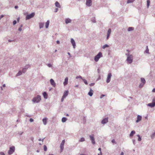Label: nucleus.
I'll return each instance as SVG.
<instances>
[{"label": "nucleus", "mask_w": 155, "mask_h": 155, "mask_svg": "<svg viewBox=\"0 0 155 155\" xmlns=\"http://www.w3.org/2000/svg\"><path fill=\"white\" fill-rule=\"evenodd\" d=\"M41 100V97L39 95H37L36 97L33 98L32 100V101L34 103H38Z\"/></svg>", "instance_id": "nucleus-1"}, {"label": "nucleus", "mask_w": 155, "mask_h": 155, "mask_svg": "<svg viewBox=\"0 0 155 155\" xmlns=\"http://www.w3.org/2000/svg\"><path fill=\"white\" fill-rule=\"evenodd\" d=\"M102 57V54L101 52H99L96 55L94 58V60L96 62L98 61L99 59Z\"/></svg>", "instance_id": "nucleus-2"}, {"label": "nucleus", "mask_w": 155, "mask_h": 155, "mask_svg": "<svg viewBox=\"0 0 155 155\" xmlns=\"http://www.w3.org/2000/svg\"><path fill=\"white\" fill-rule=\"evenodd\" d=\"M15 147L14 146H12L9 148V150H8V153L9 155L12 154L15 151Z\"/></svg>", "instance_id": "nucleus-3"}, {"label": "nucleus", "mask_w": 155, "mask_h": 155, "mask_svg": "<svg viewBox=\"0 0 155 155\" xmlns=\"http://www.w3.org/2000/svg\"><path fill=\"white\" fill-rule=\"evenodd\" d=\"M133 57V55H131L127 57L126 60L129 64H130L132 62Z\"/></svg>", "instance_id": "nucleus-4"}, {"label": "nucleus", "mask_w": 155, "mask_h": 155, "mask_svg": "<svg viewBox=\"0 0 155 155\" xmlns=\"http://www.w3.org/2000/svg\"><path fill=\"white\" fill-rule=\"evenodd\" d=\"M35 15V14L34 12L32 13L31 14H30L26 16V20H27L31 18H33V17H34Z\"/></svg>", "instance_id": "nucleus-5"}, {"label": "nucleus", "mask_w": 155, "mask_h": 155, "mask_svg": "<svg viewBox=\"0 0 155 155\" xmlns=\"http://www.w3.org/2000/svg\"><path fill=\"white\" fill-rule=\"evenodd\" d=\"M147 106L152 108L155 106V99H153L152 102L148 104Z\"/></svg>", "instance_id": "nucleus-6"}, {"label": "nucleus", "mask_w": 155, "mask_h": 155, "mask_svg": "<svg viewBox=\"0 0 155 155\" xmlns=\"http://www.w3.org/2000/svg\"><path fill=\"white\" fill-rule=\"evenodd\" d=\"M90 139L91 141V143L93 144H95V141L94 138V135H90L89 136Z\"/></svg>", "instance_id": "nucleus-7"}, {"label": "nucleus", "mask_w": 155, "mask_h": 155, "mask_svg": "<svg viewBox=\"0 0 155 155\" xmlns=\"http://www.w3.org/2000/svg\"><path fill=\"white\" fill-rule=\"evenodd\" d=\"M111 76V73H109L108 74L107 78L106 80V82L107 83H108L110 82Z\"/></svg>", "instance_id": "nucleus-8"}, {"label": "nucleus", "mask_w": 155, "mask_h": 155, "mask_svg": "<svg viewBox=\"0 0 155 155\" xmlns=\"http://www.w3.org/2000/svg\"><path fill=\"white\" fill-rule=\"evenodd\" d=\"M65 140H63L62 141V142L61 143L60 147L61 152H62L63 151V150L64 146V144L65 143Z\"/></svg>", "instance_id": "nucleus-9"}, {"label": "nucleus", "mask_w": 155, "mask_h": 155, "mask_svg": "<svg viewBox=\"0 0 155 155\" xmlns=\"http://www.w3.org/2000/svg\"><path fill=\"white\" fill-rule=\"evenodd\" d=\"M91 0H86V5L88 6H90L91 5Z\"/></svg>", "instance_id": "nucleus-10"}, {"label": "nucleus", "mask_w": 155, "mask_h": 155, "mask_svg": "<svg viewBox=\"0 0 155 155\" xmlns=\"http://www.w3.org/2000/svg\"><path fill=\"white\" fill-rule=\"evenodd\" d=\"M50 82L51 84L53 87H55L56 86V84L53 79H51L50 80Z\"/></svg>", "instance_id": "nucleus-11"}, {"label": "nucleus", "mask_w": 155, "mask_h": 155, "mask_svg": "<svg viewBox=\"0 0 155 155\" xmlns=\"http://www.w3.org/2000/svg\"><path fill=\"white\" fill-rule=\"evenodd\" d=\"M111 29L109 28L108 31L107 33V37L106 38V39L108 40L110 37V33H111Z\"/></svg>", "instance_id": "nucleus-12"}, {"label": "nucleus", "mask_w": 155, "mask_h": 155, "mask_svg": "<svg viewBox=\"0 0 155 155\" xmlns=\"http://www.w3.org/2000/svg\"><path fill=\"white\" fill-rule=\"evenodd\" d=\"M108 121V118H105L104 119L101 121V123L102 124H105L107 123Z\"/></svg>", "instance_id": "nucleus-13"}, {"label": "nucleus", "mask_w": 155, "mask_h": 155, "mask_svg": "<svg viewBox=\"0 0 155 155\" xmlns=\"http://www.w3.org/2000/svg\"><path fill=\"white\" fill-rule=\"evenodd\" d=\"M71 42L73 45V48H74L75 47L76 44L74 40L72 38L71 39Z\"/></svg>", "instance_id": "nucleus-14"}, {"label": "nucleus", "mask_w": 155, "mask_h": 155, "mask_svg": "<svg viewBox=\"0 0 155 155\" xmlns=\"http://www.w3.org/2000/svg\"><path fill=\"white\" fill-rule=\"evenodd\" d=\"M142 119V117L140 115H138L137 116V120H136V123H138Z\"/></svg>", "instance_id": "nucleus-15"}, {"label": "nucleus", "mask_w": 155, "mask_h": 155, "mask_svg": "<svg viewBox=\"0 0 155 155\" xmlns=\"http://www.w3.org/2000/svg\"><path fill=\"white\" fill-rule=\"evenodd\" d=\"M68 91L67 90L65 91L63 95V98H65L68 95Z\"/></svg>", "instance_id": "nucleus-16"}, {"label": "nucleus", "mask_w": 155, "mask_h": 155, "mask_svg": "<svg viewBox=\"0 0 155 155\" xmlns=\"http://www.w3.org/2000/svg\"><path fill=\"white\" fill-rule=\"evenodd\" d=\"M68 77H66L65 79H64V82L63 84L65 86L68 83Z\"/></svg>", "instance_id": "nucleus-17"}, {"label": "nucleus", "mask_w": 155, "mask_h": 155, "mask_svg": "<svg viewBox=\"0 0 155 155\" xmlns=\"http://www.w3.org/2000/svg\"><path fill=\"white\" fill-rule=\"evenodd\" d=\"M71 20L69 18H66L65 20V23L67 24L69 23H71Z\"/></svg>", "instance_id": "nucleus-18"}, {"label": "nucleus", "mask_w": 155, "mask_h": 155, "mask_svg": "<svg viewBox=\"0 0 155 155\" xmlns=\"http://www.w3.org/2000/svg\"><path fill=\"white\" fill-rule=\"evenodd\" d=\"M93 90L91 88L90 91L88 93V94L91 97L92 96L93 94Z\"/></svg>", "instance_id": "nucleus-19"}, {"label": "nucleus", "mask_w": 155, "mask_h": 155, "mask_svg": "<svg viewBox=\"0 0 155 155\" xmlns=\"http://www.w3.org/2000/svg\"><path fill=\"white\" fill-rule=\"evenodd\" d=\"M47 119L46 118H43L42 119V121L43 123V124L45 125H46L47 124Z\"/></svg>", "instance_id": "nucleus-20"}, {"label": "nucleus", "mask_w": 155, "mask_h": 155, "mask_svg": "<svg viewBox=\"0 0 155 155\" xmlns=\"http://www.w3.org/2000/svg\"><path fill=\"white\" fill-rule=\"evenodd\" d=\"M55 6L56 7H58V8L61 7V5H60V4H59V3L58 2L56 1L55 2Z\"/></svg>", "instance_id": "nucleus-21"}, {"label": "nucleus", "mask_w": 155, "mask_h": 155, "mask_svg": "<svg viewBox=\"0 0 155 155\" xmlns=\"http://www.w3.org/2000/svg\"><path fill=\"white\" fill-rule=\"evenodd\" d=\"M135 133V131L134 130H132L130 134L129 135V136L130 137H131L133 136Z\"/></svg>", "instance_id": "nucleus-22"}, {"label": "nucleus", "mask_w": 155, "mask_h": 155, "mask_svg": "<svg viewBox=\"0 0 155 155\" xmlns=\"http://www.w3.org/2000/svg\"><path fill=\"white\" fill-rule=\"evenodd\" d=\"M43 95L45 98L47 99V94L46 92H44L43 93Z\"/></svg>", "instance_id": "nucleus-23"}, {"label": "nucleus", "mask_w": 155, "mask_h": 155, "mask_svg": "<svg viewBox=\"0 0 155 155\" xmlns=\"http://www.w3.org/2000/svg\"><path fill=\"white\" fill-rule=\"evenodd\" d=\"M44 25V23L42 22H40L39 23V27L40 28H43Z\"/></svg>", "instance_id": "nucleus-24"}, {"label": "nucleus", "mask_w": 155, "mask_h": 155, "mask_svg": "<svg viewBox=\"0 0 155 155\" xmlns=\"http://www.w3.org/2000/svg\"><path fill=\"white\" fill-rule=\"evenodd\" d=\"M49 20H48L45 23V27L46 28H47L49 26Z\"/></svg>", "instance_id": "nucleus-25"}, {"label": "nucleus", "mask_w": 155, "mask_h": 155, "mask_svg": "<svg viewBox=\"0 0 155 155\" xmlns=\"http://www.w3.org/2000/svg\"><path fill=\"white\" fill-rule=\"evenodd\" d=\"M144 52L146 53H147V54H149V49L148 48V46H146V50Z\"/></svg>", "instance_id": "nucleus-26"}, {"label": "nucleus", "mask_w": 155, "mask_h": 155, "mask_svg": "<svg viewBox=\"0 0 155 155\" xmlns=\"http://www.w3.org/2000/svg\"><path fill=\"white\" fill-rule=\"evenodd\" d=\"M141 81L142 83L145 84L146 82L145 80L143 78H141Z\"/></svg>", "instance_id": "nucleus-27"}, {"label": "nucleus", "mask_w": 155, "mask_h": 155, "mask_svg": "<svg viewBox=\"0 0 155 155\" xmlns=\"http://www.w3.org/2000/svg\"><path fill=\"white\" fill-rule=\"evenodd\" d=\"M67 120V119L65 117H63L62 119V122L64 123Z\"/></svg>", "instance_id": "nucleus-28"}, {"label": "nucleus", "mask_w": 155, "mask_h": 155, "mask_svg": "<svg viewBox=\"0 0 155 155\" xmlns=\"http://www.w3.org/2000/svg\"><path fill=\"white\" fill-rule=\"evenodd\" d=\"M134 28L133 27H129L128 29V31H132L134 30Z\"/></svg>", "instance_id": "nucleus-29"}, {"label": "nucleus", "mask_w": 155, "mask_h": 155, "mask_svg": "<svg viewBox=\"0 0 155 155\" xmlns=\"http://www.w3.org/2000/svg\"><path fill=\"white\" fill-rule=\"evenodd\" d=\"M85 139L84 137H81L79 140V141L80 142H83L85 141Z\"/></svg>", "instance_id": "nucleus-30"}, {"label": "nucleus", "mask_w": 155, "mask_h": 155, "mask_svg": "<svg viewBox=\"0 0 155 155\" xmlns=\"http://www.w3.org/2000/svg\"><path fill=\"white\" fill-rule=\"evenodd\" d=\"M147 8H148L150 5V0H147Z\"/></svg>", "instance_id": "nucleus-31"}, {"label": "nucleus", "mask_w": 155, "mask_h": 155, "mask_svg": "<svg viewBox=\"0 0 155 155\" xmlns=\"http://www.w3.org/2000/svg\"><path fill=\"white\" fill-rule=\"evenodd\" d=\"M109 45L107 44H105L103 46L102 48L103 49H105L106 48H108L109 47Z\"/></svg>", "instance_id": "nucleus-32"}, {"label": "nucleus", "mask_w": 155, "mask_h": 155, "mask_svg": "<svg viewBox=\"0 0 155 155\" xmlns=\"http://www.w3.org/2000/svg\"><path fill=\"white\" fill-rule=\"evenodd\" d=\"M150 137L152 139L154 138L155 137V132L151 134Z\"/></svg>", "instance_id": "nucleus-33"}, {"label": "nucleus", "mask_w": 155, "mask_h": 155, "mask_svg": "<svg viewBox=\"0 0 155 155\" xmlns=\"http://www.w3.org/2000/svg\"><path fill=\"white\" fill-rule=\"evenodd\" d=\"M22 74V72L21 71H19L16 74V76H18L21 75Z\"/></svg>", "instance_id": "nucleus-34"}, {"label": "nucleus", "mask_w": 155, "mask_h": 155, "mask_svg": "<svg viewBox=\"0 0 155 155\" xmlns=\"http://www.w3.org/2000/svg\"><path fill=\"white\" fill-rule=\"evenodd\" d=\"M134 0H127V3H132L133 2Z\"/></svg>", "instance_id": "nucleus-35"}, {"label": "nucleus", "mask_w": 155, "mask_h": 155, "mask_svg": "<svg viewBox=\"0 0 155 155\" xmlns=\"http://www.w3.org/2000/svg\"><path fill=\"white\" fill-rule=\"evenodd\" d=\"M137 136L138 137V141H140L141 140V138L140 135L139 134H138L137 135Z\"/></svg>", "instance_id": "nucleus-36"}, {"label": "nucleus", "mask_w": 155, "mask_h": 155, "mask_svg": "<svg viewBox=\"0 0 155 155\" xmlns=\"http://www.w3.org/2000/svg\"><path fill=\"white\" fill-rule=\"evenodd\" d=\"M30 67V65L29 64H28V65H26L25 67V68L26 69V70L28 68H29Z\"/></svg>", "instance_id": "nucleus-37"}, {"label": "nucleus", "mask_w": 155, "mask_h": 155, "mask_svg": "<svg viewBox=\"0 0 155 155\" xmlns=\"http://www.w3.org/2000/svg\"><path fill=\"white\" fill-rule=\"evenodd\" d=\"M82 80L83 81H84V83L86 84H88V83L87 82V81L86 80L84 79H82Z\"/></svg>", "instance_id": "nucleus-38"}, {"label": "nucleus", "mask_w": 155, "mask_h": 155, "mask_svg": "<svg viewBox=\"0 0 155 155\" xmlns=\"http://www.w3.org/2000/svg\"><path fill=\"white\" fill-rule=\"evenodd\" d=\"M44 149L45 151H46L47 150V147L45 145L44 146Z\"/></svg>", "instance_id": "nucleus-39"}, {"label": "nucleus", "mask_w": 155, "mask_h": 155, "mask_svg": "<svg viewBox=\"0 0 155 155\" xmlns=\"http://www.w3.org/2000/svg\"><path fill=\"white\" fill-rule=\"evenodd\" d=\"M144 84H143V83H141V84H140V85H139V87H140V88H141V87H142L143 86V85H144Z\"/></svg>", "instance_id": "nucleus-40"}, {"label": "nucleus", "mask_w": 155, "mask_h": 155, "mask_svg": "<svg viewBox=\"0 0 155 155\" xmlns=\"http://www.w3.org/2000/svg\"><path fill=\"white\" fill-rule=\"evenodd\" d=\"M26 69H25L24 68H23V69H22V72L24 73H25L26 71Z\"/></svg>", "instance_id": "nucleus-41"}, {"label": "nucleus", "mask_w": 155, "mask_h": 155, "mask_svg": "<svg viewBox=\"0 0 155 155\" xmlns=\"http://www.w3.org/2000/svg\"><path fill=\"white\" fill-rule=\"evenodd\" d=\"M76 79H78V78H81V79H82V77L81 76H77L76 77Z\"/></svg>", "instance_id": "nucleus-42"}, {"label": "nucleus", "mask_w": 155, "mask_h": 155, "mask_svg": "<svg viewBox=\"0 0 155 155\" xmlns=\"http://www.w3.org/2000/svg\"><path fill=\"white\" fill-rule=\"evenodd\" d=\"M126 55L127 56V57L129 56H130L132 55V54H130L129 53H127L126 54Z\"/></svg>", "instance_id": "nucleus-43"}, {"label": "nucleus", "mask_w": 155, "mask_h": 155, "mask_svg": "<svg viewBox=\"0 0 155 155\" xmlns=\"http://www.w3.org/2000/svg\"><path fill=\"white\" fill-rule=\"evenodd\" d=\"M17 23V21L16 20H14L13 21V25H15Z\"/></svg>", "instance_id": "nucleus-44"}, {"label": "nucleus", "mask_w": 155, "mask_h": 155, "mask_svg": "<svg viewBox=\"0 0 155 155\" xmlns=\"http://www.w3.org/2000/svg\"><path fill=\"white\" fill-rule=\"evenodd\" d=\"M105 96L104 94H102L100 96V98L101 99L103 97H104Z\"/></svg>", "instance_id": "nucleus-45"}, {"label": "nucleus", "mask_w": 155, "mask_h": 155, "mask_svg": "<svg viewBox=\"0 0 155 155\" xmlns=\"http://www.w3.org/2000/svg\"><path fill=\"white\" fill-rule=\"evenodd\" d=\"M29 121L30 122H32L34 121V120L33 119L31 118L30 119Z\"/></svg>", "instance_id": "nucleus-46"}, {"label": "nucleus", "mask_w": 155, "mask_h": 155, "mask_svg": "<svg viewBox=\"0 0 155 155\" xmlns=\"http://www.w3.org/2000/svg\"><path fill=\"white\" fill-rule=\"evenodd\" d=\"M47 65L49 68L51 67L52 66L50 64H48Z\"/></svg>", "instance_id": "nucleus-47"}, {"label": "nucleus", "mask_w": 155, "mask_h": 155, "mask_svg": "<svg viewBox=\"0 0 155 155\" xmlns=\"http://www.w3.org/2000/svg\"><path fill=\"white\" fill-rule=\"evenodd\" d=\"M0 154L1 155H5V153L4 152H0Z\"/></svg>", "instance_id": "nucleus-48"}, {"label": "nucleus", "mask_w": 155, "mask_h": 155, "mask_svg": "<svg viewBox=\"0 0 155 155\" xmlns=\"http://www.w3.org/2000/svg\"><path fill=\"white\" fill-rule=\"evenodd\" d=\"M94 84V83H91V84H90V85L91 86H93Z\"/></svg>", "instance_id": "nucleus-49"}, {"label": "nucleus", "mask_w": 155, "mask_h": 155, "mask_svg": "<svg viewBox=\"0 0 155 155\" xmlns=\"http://www.w3.org/2000/svg\"><path fill=\"white\" fill-rule=\"evenodd\" d=\"M45 139V138H44L43 139H41V138H40L39 140V141H43Z\"/></svg>", "instance_id": "nucleus-50"}, {"label": "nucleus", "mask_w": 155, "mask_h": 155, "mask_svg": "<svg viewBox=\"0 0 155 155\" xmlns=\"http://www.w3.org/2000/svg\"><path fill=\"white\" fill-rule=\"evenodd\" d=\"M98 155H102V153L101 151H100L99 153H98Z\"/></svg>", "instance_id": "nucleus-51"}, {"label": "nucleus", "mask_w": 155, "mask_h": 155, "mask_svg": "<svg viewBox=\"0 0 155 155\" xmlns=\"http://www.w3.org/2000/svg\"><path fill=\"white\" fill-rule=\"evenodd\" d=\"M34 138L33 137H32L31 138V140L32 141V142H33V140H34Z\"/></svg>", "instance_id": "nucleus-52"}, {"label": "nucleus", "mask_w": 155, "mask_h": 155, "mask_svg": "<svg viewBox=\"0 0 155 155\" xmlns=\"http://www.w3.org/2000/svg\"><path fill=\"white\" fill-rule=\"evenodd\" d=\"M135 140H133V142L134 145L135 144Z\"/></svg>", "instance_id": "nucleus-53"}, {"label": "nucleus", "mask_w": 155, "mask_h": 155, "mask_svg": "<svg viewBox=\"0 0 155 155\" xmlns=\"http://www.w3.org/2000/svg\"><path fill=\"white\" fill-rule=\"evenodd\" d=\"M18 30L21 31L22 30V28L21 27H19L18 29Z\"/></svg>", "instance_id": "nucleus-54"}, {"label": "nucleus", "mask_w": 155, "mask_h": 155, "mask_svg": "<svg viewBox=\"0 0 155 155\" xmlns=\"http://www.w3.org/2000/svg\"><path fill=\"white\" fill-rule=\"evenodd\" d=\"M4 17V15H2L0 16V20H1L3 17Z\"/></svg>", "instance_id": "nucleus-55"}, {"label": "nucleus", "mask_w": 155, "mask_h": 155, "mask_svg": "<svg viewBox=\"0 0 155 155\" xmlns=\"http://www.w3.org/2000/svg\"><path fill=\"white\" fill-rule=\"evenodd\" d=\"M23 133V132H20L19 133V134L20 135H21Z\"/></svg>", "instance_id": "nucleus-56"}, {"label": "nucleus", "mask_w": 155, "mask_h": 155, "mask_svg": "<svg viewBox=\"0 0 155 155\" xmlns=\"http://www.w3.org/2000/svg\"><path fill=\"white\" fill-rule=\"evenodd\" d=\"M64 98H63V96H62V97L61 99V101H63L64 99Z\"/></svg>", "instance_id": "nucleus-57"}, {"label": "nucleus", "mask_w": 155, "mask_h": 155, "mask_svg": "<svg viewBox=\"0 0 155 155\" xmlns=\"http://www.w3.org/2000/svg\"><path fill=\"white\" fill-rule=\"evenodd\" d=\"M58 8H56L55 9V11H54V12H57V11H58Z\"/></svg>", "instance_id": "nucleus-58"}, {"label": "nucleus", "mask_w": 155, "mask_h": 155, "mask_svg": "<svg viewBox=\"0 0 155 155\" xmlns=\"http://www.w3.org/2000/svg\"><path fill=\"white\" fill-rule=\"evenodd\" d=\"M152 91L153 92H155V88L153 89Z\"/></svg>", "instance_id": "nucleus-59"}, {"label": "nucleus", "mask_w": 155, "mask_h": 155, "mask_svg": "<svg viewBox=\"0 0 155 155\" xmlns=\"http://www.w3.org/2000/svg\"><path fill=\"white\" fill-rule=\"evenodd\" d=\"M15 9H17L18 8V6L17 5L15 6Z\"/></svg>", "instance_id": "nucleus-60"}, {"label": "nucleus", "mask_w": 155, "mask_h": 155, "mask_svg": "<svg viewBox=\"0 0 155 155\" xmlns=\"http://www.w3.org/2000/svg\"><path fill=\"white\" fill-rule=\"evenodd\" d=\"M56 42H57V44H60V41L58 40L57 41H56Z\"/></svg>", "instance_id": "nucleus-61"}, {"label": "nucleus", "mask_w": 155, "mask_h": 155, "mask_svg": "<svg viewBox=\"0 0 155 155\" xmlns=\"http://www.w3.org/2000/svg\"><path fill=\"white\" fill-rule=\"evenodd\" d=\"M68 54L69 55L70 57H71V55L70 53L69 52H68Z\"/></svg>", "instance_id": "nucleus-62"}, {"label": "nucleus", "mask_w": 155, "mask_h": 155, "mask_svg": "<svg viewBox=\"0 0 155 155\" xmlns=\"http://www.w3.org/2000/svg\"><path fill=\"white\" fill-rule=\"evenodd\" d=\"M115 142V141L114 140H112V142L113 143H114Z\"/></svg>", "instance_id": "nucleus-63"}, {"label": "nucleus", "mask_w": 155, "mask_h": 155, "mask_svg": "<svg viewBox=\"0 0 155 155\" xmlns=\"http://www.w3.org/2000/svg\"><path fill=\"white\" fill-rule=\"evenodd\" d=\"M120 155H124V153L123 152H121L120 154Z\"/></svg>", "instance_id": "nucleus-64"}]
</instances>
